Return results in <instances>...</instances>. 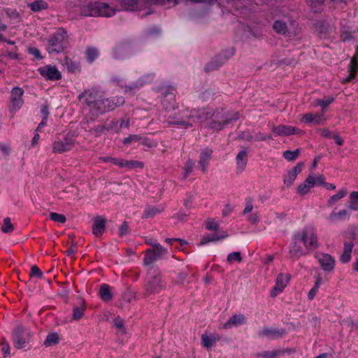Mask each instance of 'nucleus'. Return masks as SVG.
Here are the masks:
<instances>
[{
    "instance_id": "5fc2aeb1",
    "label": "nucleus",
    "mask_w": 358,
    "mask_h": 358,
    "mask_svg": "<svg viewBox=\"0 0 358 358\" xmlns=\"http://www.w3.org/2000/svg\"><path fill=\"white\" fill-rule=\"evenodd\" d=\"M248 220L252 224H256L259 221V215L257 213L251 214Z\"/></svg>"
},
{
    "instance_id": "79ce46f5",
    "label": "nucleus",
    "mask_w": 358,
    "mask_h": 358,
    "mask_svg": "<svg viewBox=\"0 0 358 358\" xmlns=\"http://www.w3.org/2000/svg\"><path fill=\"white\" fill-rule=\"evenodd\" d=\"M241 256L239 252H234L228 255L227 261L229 263H234L235 262H241Z\"/></svg>"
},
{
    "instance_id": "13d9d810",
    "label": "nucleus",
    "mask_w": 358,
    "mask_h": 358,
    "mask_svg": "<svg viewBox=\"0 0 358 358\" xmlns=\"http://www.w3.org/2000/svg\"><path fill=\"white\" fill-rule=\"evenodd\" d=\"M39 138H40V135L38 134V131H37L36 130V133H35L34 136L31 141V146L32 147L35 146L38 143Z\"/></svg>"
},
{
    "instance_id": "b1692460",
    "label": "nucleus",
    "mask_w": 358,
    "mask_h": 358,
    "mask_svg": "<svg viewBox=\"0 0 358 358\" xmlns=\"http://www.w3.org/2000/svg\"><path fill=\"white\" fill-rule=\"evenodd\" d=\"M33 12H40L48 8V3L44 0H36L28 4Z\"/></svg>"
},
{
    "instance_id": "052dcab7",
    "label": "nucleus",
    "mask_w": 358,
    "mask_h": 358,
    "mask_svg": "<svg viewBox=\"0 0 358 358\" xmlns=\"http://www.w3.org/2000/svg\"><path fill=\"white\" fill-rule=\"evenodd\" d=\"M290 171L297 177L298 174L301 171V165L298 164Z\"/></svg>"
},
{
    "instance_id": "a878e982",
    "label": "nucleus",
    "mask_w": 358,
    "mask_h": 358,
    "mask_svg": "<svg viewBox=\"0 0 358 358\" xmlns=\"http://www.w3.org/2000/svg\"><path fill=\"white\" fill-rule=\"evenodd\" d=\"M347 189L346 188H342L339 191L337 192L336 194L332 195L330 196L329 200L327 201V205L329 206H331L336 203L338 201H340L341 199L344 198L347 194Z\"/></svg>"
},
{
    "instance_id": "a19ab883",
    "label": "nucleus",
    "mask_w": 358,
    "mask_h": 358,
    "mask_svg": "<svg viewBox=\"0 0 358 358\" xmlns=\"http://www.w3.org/2000/svg\"><path fill=\"white\" fill-rule=\"evenodd\" d=\"M97 5H98V3L97 2H91L90 3H88L87 5L86 6H84L83 8H82V10H81V13L83 15L85 16H93L92 15H86L85 14V11L88 10V11H92V10H96L97 8Z\"/></svg>"
},
{
    "instance_id": "58836bf2",
    "label": "nucleus",
    "mask_w": 358,
    "mask_h": 358,
    "mask_svg": "<svg viewBox=\"0 0 358 358\" xmlns=\"http://www.w3.org/2000/svg\"><path fill=\"white\" fill-rule=\"evenodd\" d=\"M150 243L153 245V252L156 256H159L166 253V250L161 245L157 243L155 241H152Z\"/></svg>"
},
{
    "instance_id": "6e6d98bb",
    "label": "nucleus",
    "mask_w": 358,
    "mask_h": 358,
    "mask_svg": "<svg viewBox=\"0 0 358 358\" xmlns=\"http://www.w3.org/2000/svg\"><path fill=\"white\" fill-rule=\"evenodd\" d=\"M128 232V226L126 224H123L120 228V235L123 236Z\"/></svg>"
},
{
    "instance_id": "49530a36",
    "label": "nucleus",
    "mask_w": 358,
    "mask_h": 358,
    "mask_svg": "<svg viewBox=\"0 0 358 358\" xmlns=\"http://www.w3.org/2000/svg\"><path fill=\"white\" fill-rule=\"evenodd\" d=\"M31 277H36L37 278H41L43 273L36 266H32L31 268Z\"/></svg>"
},
{
    "instance_id": "9b49d317",
    "label": "nucleus",
    "mask_w": 358,
    "mask_h": 358,
    "mask_svg": "<svg viewBox=\"0 0 358 358\" xmlns=\"http://www.w3.org/2000/svg\"><path fill=\"white\" fill-rule=\"evenodd\" d=\"M86 15H92L102 17H110L115 13V10L104 3H98L96 10L92 11H85Z\"/></svg>"
},
{
    "instance_id": "f03ea898",
    "label": "nucleus",
    "mask_w": 358,
    "mask_h": 358,
    "mask_svg": "<svg viewBox=\"0 0 358 358\" xmlns=\"http://www.w3.org/2000/svg\"><path fill=\"white\" fill-rule=\"evenodd\" d=\"M66 32L62 29L57 31L49 39L48 51L59 52L68 45Z\"/></svg>"
},
{
    "instance_id": "09e8293b",
    "label": "nucleus",
    "mask_w": 358,
    "mask_h": 358,
    "mask_svg": "<svg viewBox=\"0 0 358 358\" xmlns=\"http://www.w3.org/2000/svg\"><path fill=\"white\" fill-rule=\"evenodd\" d=\"M10 345L7 342H2L1 343V352L4 357H7L10 355Z\"/></svg>"
},
{
    "instance_id": "e433bc0d",
    "label": "nucleus",
    "mask_w": 358,
    "mask_h": 358,
    "mask_svg": "<svg viewBox=\"0 0 358 358\" xmlns=\"http://www.w3.org/2000/svg\"><path fill=\"white\" fill-rule=\"evenodd\" d=\"M13 230V226L11 223L10 219L9 217H6L3 220V223L1 226V231L3 233L11 232Z\"/></svg>"
},
{
    "instance_id": "a211bd4d",
    "label": "nucleus",
    "mask_w": 358,
    "mask_h": 358,
    "mask_svg": "<svg viewBox=\"0 0 358 358\" xmlns=\"http://www.w3.org/2000/svg\"><path fill=\"white\" fill-rule=\"evenodd\" d=\"M246 322V319L244 315H234L231 317L227 322L223 324L222 328L227 329L235 327L241 326Z\"/></svg>"
},
{
    "instance_id": "bb28decb",
    "label": "nucleus",
    "mask_w": 358,
    "mask_h": 358,
    "mask_svg": "<svg viewBox=\"0 0 358 358\" xmlns=\"http://www.w3.org/2000/svg\"><path fill=\"white\" fill-rule=\"evenodd\" d=\"M99 296L103 301H108L113 297L111 288L106 284H103L99 289Z\"/></svg>"
},
{
    "instance_id": "680f3d73",
    "label": "nucleus",
    "mask_w": 358,
    "mask_h": 358,
    "mask_svg": "<svg viewBox=\"0 0 358 358\" xmlns=\"http://www.w3.org/2000/svg\"><path fill=\"white\" fill-rule=\"evenodd\" d=\"M320 134L322 136H324V137H327V138H332L333 135L331 134V133L330 132V131H329L328 129H322L320 131Z\"/></svg>"
},
{
    "instance_id": "412c9836",
    "label": "nucleus",
    "mask_w": 358,
    "mask_h": 358,
    "mask_svg": "<svg viewBox=\"0 0 358 358\" xmlns=\"http://www.w3.org/2000/svg\"><path fill=\"white\" fill-rule=\"evenodd\" d=\"M220 336L217 334H203L201 336V343L203 347L206 348H211L218 341H220Z\"/></svg>"
},
{
    "instance_id": "864d4df0",
    "label": "nucleus",
    "mask_w": 358,
    "mask_h": 358,
    "mask_svg": "<svg viewBox=\"0 0 358 358\" xmlns=\"http://www.w3.org/2000/svg\"><path fill=\"white\" fill-rule=\"evenodd\" d=\"M28 50L29 52L34 55L36 58H41V52L36 48H29Z\"/></svg>"
},
{
    "instance_id": "e2e57ef3",
    "label": "nucleus",
    "mask_w": 358,
    "mask_h": 358,
    "mask_svg": "<svg viewBox=\"0 0 358 358\" xmlns=\"http://www.w3.org/2000/svg\"><path fill=\"white\" fill-rule=\"evenodd\" d=\"M253 206L252 204L250 203H247L246 206L245 207L243 210V213L246 214L248 213H250L252 210Z\"/></svg>"
},
{
    "instance_id": "de8ad7c7",
    "label": "nucleus",
    "mask_w": 358,
    "mask_h": 358,
    "mask_svg": "<svg viewBox=\"0 0 358 358\" xmlns=\"http://www.w3.org/2000/svg\"><path fill=\"white\" fill-rule=\"evenodd\" d=\"M0 151L3 155L8 156L10 152L9 144L0 143Z\"/></svg>"
},
{
    "instance_id": "0eeeda50",
    "label": "nucleus",
    "mask_w": 358,
    "mask_h": 358,
    "mask_svg": "<svg viewBox=\"0 0 358 358\" xmlns=\"http://www.w3.org/2000/svg\"><path fill=\"white\" fill-rule=\"evenodd\" d=\"M290 280V275L288 274L280 273L276 278L275 285L271 291V296L275 297L281 293L287 287Z\"/></svg>"
},
{
    "instance_id": "bf43d9fd",
    "label": "nucleus",
    "mask_w": 358,
    "mask_h": 358,
    "mask_svg": "<svg viewBox=\"0 0 358 358\" xmlns=\"http://www.w3.org/2000/svg\"><path fill=\"white\" fill-rule=\"evenodd\" d=\"M314 180H316V185H324L326 182H324V178L320 175L317 177L314 176Z\"/></svg>"
},
{
    "instance_id": "a18cd8bd",
    "label": "nucleus",
    "mask_w": 358,
    "mask_h": 358,
    "mask_svg": "<svg viewBox=\"0 0 358 358\" xmlns=\"http://www.w3.org/2000/svg\"><path fill=\"white\" fill-rule=\"evenodd\" d=\"M156 255L153 251L148 250L145 255L144 262L145 264H150L155 259Z\"/></svg>"
},
{
    "instance_id": "39448f33",
    "label": "nucleus",
    "mask_w": 358,
    "mask_h": 358,
    "mask_svg": "<svg viewBox=\"0 0 358 358\" xmlns=\"http://www.w3.org/2000/svg\"><path fill=\"white\" fill-rule=\"evenodd\" d=\"M99 159L103 162H110L120 168H127L128 169L143 167V163L138 161H128L122 159L113 158L110 157H100Z\"/></svg>"
},
{
    "instance_id": "8fccbe9b",
    "label": "nucleus",
    "mask_w": 358,
    "mask_h": 358,
    "mask_svg": "<svg viewBox=\"0 0 358 358\" xmlns=\"http://www.w3.org/2000/svg\"><path fill=\"white\" fill-rule=\"evenodd\" d=\"M206 229L211 231H217L218 229V223L214 220H208L206 222Z\"/></svg>"
},
{
    "instance_id": "c85d7f7f",
    "label": "nucleus",
    "mask_w": 358,
    "mask_h": 358,
    "mask_svg": "<svg viewBox=\"0 0 358 358\" xmlns=\"http://www.w3.org/2000/svg\"><path fill=\"white\" fill-rule=\"evenodd\" d=\"M248 161V153L245 150L241 151L236 156V163L238 169L243 170Z\"/></svg>"
},
{
    "instance_id": "423d86ee",
    "label": "nucleus",
    "mask_w": 358,
    "mask_h": 358,
    "mask_svg": "<svg viewBox=\"0 0 358 358\" xmlns=\"http://www.w3.org/2000/svg\"><path fill=\"white\" fill-rule=\"evenodd\" d=\"M213 116L212 111H206L204 109L194 110L191 114V119L192 120V122H173V124H178L185 126H192L193 122H205L210 117Z\"/></svg>"
},
{
    "instance_id": "dca6fc26",
    "label": "nucleus",
    "mask_w": 358,
    "mask_h": 358,
    "mask_svg": "<svg viewBox=\"0 0 358 358\" xmlns=\"http://www.w3.org/2000/svg\"><path fill=\"white\" fill-rule=\"evenodd\" d=\"M324 111L320 113H308L299 115V120L304 123H314L315 124H321L324 120Z\"/></svg>"
},
{
    "instance_id": "603ef678",
    "label": "nucleus",
    "mask_w": 358,
    "mask_h": 358,
    "mask_svg": "<svg viewBox=\"0 0 358 358\" xmlns=\"http://www.w3.org/2000/svg\"><path fill=\"white\" fill-rule=\"evenodd\" d=\"M91 96V93L90 92H85L84 93H83L81 95H80V99H84L85 101L90 105L92 103H93V102L92 101L90 100V97Z\"/></svg>"
},
{
    "instance_id": "6ab92c4d",
    "label": "nucleus",
    "mask_w": 358,
    "mask_h": 358,
    "mask_svg": "<svg viewBox=\"0 0 358 358\" xmlns=\"http://www.w3.org/2000/svg\"><path fill=\"white\" fill-rule=\"evenodd\" d=\"M298 129L292 126L278 125L272 128V131L277 136H289L298 131Z\"/></svg>"
},
{
    "instance_id": "4d7b16f0",
    "label": "nucleus",
    "mask_w": 358,
    "mask_h": 358,
    "mask_svg": "<svg viewBox=\"0 0 358 358\" xmlns=\"http://www.w3.org/2000/svg\"><path fill=\"white\" fill-rule=\"evenodd\" d=\"M307 3L313 8H316L317 4H320L323 0H306Z\"/></svg>"
},
{
    "instance_id": "4be33fe9",
    "label": "nucleus",
    "mask_w": 358,
    "mask_h": 358,
    "mask_svg": "<svg viewBox=\"0 0 358 358\" xmlns=\"http://www.w3.org/2000/svg\"><path fill=\"white\" fill-rule=\"evenodd\" d=\"M213 151L209 149L204 150L200 155L199 164L201 168L202 171H205L211 159Z\"/></svg>"
},
{
    "instance_id": "69168bd1",
    "label": "nucleus",
    "mask_w": 358,
    "mask_h": 358,
    "mask_svg": "<svg viewBox=\"0 0 358 358\" xmlns=\"http://www.w3.org/2000/svg\"><path fill=\"white\" fill-rule=\"evenodd\" d=\"M332 138L338 145H341L343 144V141L338 135H333Z\"/></svg>"
},
{
    "instance_id": "c03bdc74",
    "label": "nucleus",
    "mask_w": 358,
    "mask_h": 358,
    "mask_svg": "<svg viewBox=\"0 0 358 358\" xmlns=\"http://www.w3.org/2000/svg\"><path fill=\"white\" fill-rule=\"evenodd\" d=\"M50 217L51 220H52L55 222H60V223H64L66 222V217L59 213H51L50 214Z\"/></svg>"
},
{
    "instance_id": "aec40b11",
    "label": "nucleus",
    "mask_w": 358,
    "mask_h": 358,
    "mask_svg": "<svg viewBox=\"0 0 358 358\" xmlns=\"http://www.w3.org/2000/svg\"><path fill=\"white\" fill-rule=\"evenodd\" d=\"M106 227V220L101 217H97L94 220V224L92 226V232L94 236H101Z\"/></svg>"
},
{
    "instance_id": "2f4dec72",
    "label": "nucleus",
    "mask_w": 358,
    "mask_h": 358,
    "mask_svg": "<svg viewBox=\"0 0 358 358\" xmlns=\"http://www.w3.org/2000/svg\"><path fill=\"white\" fill-rule=\"evenodd\" d=\"M334 99L331 96L324 97L323 99H319L315 100L314 105L322 106V111H324V113L325 108L333 102Z\"/></svg>"
},
{
    "instance_id": "3c124183",
    "label": "nucleus",
    "mask_w": 358,
    "mask_h": 358,
    "mask_svg": "<svg viewBox=\"0 0 358 358\" xmlns=\"http://www.w3.org/2000/svg\"><path fill=\"white\" fill-rule=\"evenodd\" d=\"M138 140H139V137L138 136H136V135H131V136H129L127 138H125L123 140V143H124L126 145H129L131 142H133V141H138Z\"/></svg>"
},
{
    "instance_id": "774afa93",
    "label": "nucleus",
    "mask_w": 358,
    "mask_h": 358,
    "mask_svg": "<svg viewBox=\"0 0 358 358\" xmlns=\"http://www.w3.org/2000/svg\"><path fill=\"white\" fill-rule=\"evenodd\" d=\"M47 123V119L46 117L43 118V120L41 122V123L38 124L37 129H36V131H39L40 129L44 127Z\"/></svg>"
},
{
    "instance_id": "5701e85b",
    "label": "nucleus",
    "mask_w": 358,
    "mask_h": 358,
    "mask_svg": "<svg viewBox=\"0 0 358 358\" xmlns=\"http://www.w3.org/2000/svg\"><path fill=\"white\" fill-rule=\"evenodd\" d=\"M121 2L124 8L127 10H140L143 6L141 0H121Z\"/></svg>"
},
{
    "instance_id": "f3484780",
    "label": "nucleus",
    "mask_w": 358,
    "mask_h": 358,
    "mask_svg": "<svg viewBox=\"0 0 358 358\" xmlns=\"http://www.w3.org/2000/svg\"><path fill=\"white\" fill-rule=\"evenodd\" d=\"M164 288V285L157 275H153L148 280L146 290L149 294H155Z\"/></svg>"
},
{
    "instance_id": "2eb2a0df",
    "label": "nucleus",
    "mask_w": 358,
    "mask_h": 358,
    "mask_svg": "<svg viewBox=\"0 0 358 358\" xmlns=\"http://www.w3.org/2000/svg\"><path fill=\"white\" fill-rule=\"evenodd\" d=\"M316 185V180L313 175H309L303 182L299 184L296 188V194L304 196L310 192V189Z\"/></svg>"
},
{
    "instance_id": "473e14b6",
    "label": "nucleus",
    "mask_w": 358,
    "mask_h": 358,
    "mask_svg": "<svg viewBox=\"0 0 358 358\" xmlns=\"http://www.w3.org/2000/svg\"><path fill=\"white\" fill-rule=\"evenodd\" d=\"M358 52L357 54L353 57V58L351 60L350 62V76L348 79H352L355 77L356 76V71L358 69Z\"/></svg>"
},
{
    "instance_id": "6e6552de",
    "label": "nucleus",
    "mask_w": 358,
    "mask_h": 358,
    "mask_svg": "<svg viewBox=\"0 0 358 358\" xmlns=\"http://www.w3.org/2000/svg\"><path fill=\"white\" fill-rule=\"evenodd\" d=\"M289 253L291 257L294 259H298L306 254V250L304 248L301 241H299V237L296 234L289 247Z\"/></svg>"
},
{
    "instance_id": "f257e3e1",
    "label": "nucleus",
    "mask_w": 358,
    "mask_h": 358,
    "mask_svg": "<svg viewBox=\"0 0 358 358\" xmlns=\"http://www.w3.org/2000/svg\"><path fill=\"white\" fill-rule=\"evenodd\" d=\"M299 241H301L304 248L310 251L316 248L318 245V239L315 230L313 228H306L296 234Z\"/></svg>"
},
{
    "instance_id": "4468645a",
    "label": "nucleus",
    "mask_w": 358,
    "mask_h": 358,
    "mask_svg": "<svg viewBox=\"0 0 358 358\" xmlns=\"http://www.w3.org/2000/svg\"><path fill=\"white\" fill-rule=\"evenodd\" d=\"M124 103V99L122 97H119L117 99L116 102L114 100H99L96 102V105H97L98 110L101 112H106L108 110H111L114 108L115 106L121 105Z\"/></svg>"
},
{
    "instance_id": "c756f323",
    "label": "nucleus",
    "mask_w": 358,
    "mask_h": 358,
    "mask_svg": "<svg viewBox=\"0 0 358 358\" xmlns=\"http://www.w3.org/2000/svg\"><path fill=\"white\" fill-rule=\"evenodd\" d=\"M315 281L313 287L309 291L308 294V297L310 300H313L314 297L315 296L317 292H318V289L322 285V280L320 275H316L315 277Z\"/></svg>"
},
{
    "instance_id": "9d476101",
    "label": "nucleus",
    "mask_w": 358,
    "mask_h": 358,
    "mask_svg": "<svg viewBox=\"0 0 358 358\" xmlns=\"http://www.w3.org/2000/svg\"><path fill=\"white\" fill-rule=\"evenodd\" d=\"M24 91L20 87H14L11 91V110H19L23 106L24 101L22 98Z\"/></svg>"
},
{
    "instance_id": "ea45409f",
    "label": "nucleus",
    "mask_w": 358,
    "mask_h": 358,
    "mask_svg": "<svg viewBox=\"0 0 358 358\" xmlns=\"http://www.w3.org/2000/svg\"><path fill=\"white\" fill-rule=\"evenodd\" d=\"M299 150H295L294 151L287 150V151L284 152L283 156L287 160L293 161L297 158V157L299 156Z\"/></svg>"
},
{
    "instance_id": "4c0bfd02",
    "label": "nucleus",
    "mask_w": 358,
    "mask_h": 358,
    "mask_svg": "<svg viewBox=\"0 0 358 358\" xmlns=\"http://www.w3.org/2000/svg\"><path fill=\"white\" fill-rule=\"evenodd\" d=\"M296 178V176L291 171H289L284 176V184L287 186H290L293 184Z\"/></svg>"
},
{
    "instance_id": "cd10ccee",
    "label": "nucleus",
    "mask_w": 358,
    "mask_h": 358,
    "mask_svg": "<svg viewBox=\"0 0 358 358\" xmlns=\"http://www.w3.org/2000/svg\"><path fill=\"white\" fill-rule=\"evenodd\" d=\"M228 236V234L224 232V231H222L221 233H220V234H215L212 236H204L202 239L201 240V242H200V245H205L209 242H211V241H218V240H222V239H224L226 237Z\"/></svg>"
},
{
    "instance_id": "72a5a7b5",
    "label": "nucleus",
    "mask_w": 358,
    "mask_h": 358,
    "mask_svg": "<svg viewBox=\"0 0 358 358\" xmlns=\"http://www.w3.org/2000/svg\"><path fill=\"white\" fill-rule=\"evenodd\" d=\"M59 342V336L56 333L50 334L47 336L44 345L45 346H52Z\"/></svg>"
},
{
    "instance_id": "20e7f679",
    "label": "nucleus",
    "mask_w": 358,
    "mask_h": 358,
    "mask_svg": "<svg viewBox=\"0 0 358 358\" xmlns=\"http://www.w3.org/2000/svg\"><path fill=\"white\" fill-rule=\"evenodd\" d=\"M31 338L32 335L29 331L22 327H17L13 336L14 346L17 349L24 348L30 343Z\"/></svg>"
},
{
    "instance_id": "7ed1b4c3",
    "label": "nucleus",
    "mask_w": 358,
    "mask_h": 358,
    "mask_svg": "<svg viewBox=\"0 0 358 358\" xmlns=\"http://www.w3.org/2000/svg\"><path fill=\"white\" fill-rule=\"evenodd\" d=\"M76 145V137L73 134H68L62 139H58L52 143V152L55 154H61L71 150Z\"/></svg>"
},
{
    "instance_id": "37998d69",
    "label": "nucleus",
    "mask_w": 358,
    "mask_h": 358,
    "mask_svg": "<svg viewBox=\"0 0 358 358\" xmlns=\"http://www.w3.org/2000/svg\"><path fill=\"white\" fill-rule=\"evenodd\" d=\"M99 55L97 50L95 48H88L87 50V59L90 62H92Z\"/></svg>"
},
{
    "instance_id": "7c9ffc66",
    "label": "nucleus",
    "mask_w": 358,
    "mask_h": 358,
    "mask_svg": "<svg viewBox=\"0 0 358 358\" xmlns=\"http://www.w3.org/2000/svg\"><path fill=\"white\" fill-rule=\"evenodd\" d=\"M349 208L353 210H358V191H354L350 194Z\"/></svg>"
},
{
    "instance_id": "c9c22d12",
    "label": "nucleus",
    "mask_w": 358,
    "mask_h": 358,
    "mask_svg": "<svg viewBox=\"0 0 358 358\" xmlns=\"http://www.w3.org/2000/svg\"><path fill=\"white\" fill-rule=\"evenodd\" d=\"M85 307L84 305H80L78 307H76L73 310V319L78 320L82 317L85 312Z\"/></svg>"
},
{
    "instance_id": "0e129e2a",
    "label": "nucleus",
    "mask_w": 358,
    "mask_h": 358,
    "mask_svg": "<svg viewBox=\"0 0 358 358\" xmlns=\"http://www.w3.org/2000/svg\"><path fill=\"white\" fill-rule=\"evenodd\" d=\"M180 0H164L162 2H159V3H155V4H157V3H161V4H173V5H175L176 3H177Z\"/></svg>"
},
{
    "instance_id": "338daca9",
    "label": "nucleus",
    "mask_w": 358,
    "mask_h": 358,
    "mask_svg": "<svg viewBox=\"0 0 358 358\" xmlns=\"http://www.w3.org/2000/svg\"><path fill=\"white\" fill-rule=\"evenodd\" d=\"M324 187L329 190H334L336 189V185L333 183H325Z\"/></svg>"
},
{
    "instance_id": "ddd939ff",
    "label": "nucleus",
    "mask_w": 358,
    "mask_h": 358,
    "mask_svg": "<svg viewBox=\"0 0 358 358\" xmlns=\"http://www.w3.org/2000/svg\"><path fill=\"white\" fill-rule=\"evenodd\" d=\"M38 71L43 77L48 80H57L62 76L58 69L52 66L40 67Z\"/></svg>"
},
{
    "instance_id": "f704fd0d",
    "label": "nucleus",
    "mask_w": 358,
    "mask_h": 358,
    "mask_svg": "<svg viewBox=\"0 0 358 358\" xmlns=\"http://www.w3.org/2000/svg\"><path fill=\"white\" fill-rule=\"evenodd\" d=\"M273 29L276 32H278V34H285L287 30L286 23L283 22L282 21H280V20L275 21V23L273 24Z\"/></svg>"
},
{
    "instance_id": "1a4fd4ad",
    "label": "nucleus",
    "mask_w": 358,
    "mask_h": 358,
    "mask_svg": "<svg viewBox=\"0 0 358 358\" xmlns=\"http://www.w3.org/2000/svg\"><path fill=\"white\" fill-rule=\"evenodd\" d=\"M315 257L324 271H334L335 259L331 255L325 253H318L315 255Z\"/></svg>"
},
{
    "instance_id": "393cba45",
    "label": "nucleus",
    "mask_w": 358,
    "mask_h": 358,
    "mask_svg": "<svg viewBox=\"0 0 358 358\" xmlns=\"http://www.w3.org/2000/svg\"><path fill=\"white\" fill-rule=\"evenodd\" d=\"M352 248L353 243L352 242L345 243L344 250L340 258L343 263H347L350 260Z\"/></svg>"
},
{
    "instance_id": "f8f14e48",
    "label": "nucleus",
    "mask_w": 358,
    "mask_h": 358,
    "mask_svg": "<svg viewBox=\"0 0 358 358\" xmlns=\"http://www.w3.org/2000/svg\"><path fill=\"white\" fill-rule=\"evenodd\" d=\"M350 215L351 213L348 209H341L339 211L333 210L327 217V220L331 224H335L339 221L348 220Z\"/></svg>"
}]
</instances>
